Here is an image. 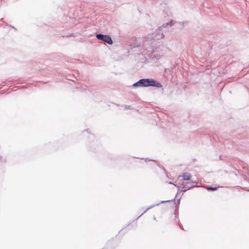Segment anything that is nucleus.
Listing matches in <instances>:
<instances>
[{"label":"nucleus","mask_w":249,"mask_h":249,"mask_svg":"<svg viewBox=\"0 0 249 249\" xmlns=\"http://www.w3.org/2000/svg\"><path fill=\"white\" fill-rule=\"evenodd\" d=\"M153 80L149 79H142L133 84L134 87H148L152 85Z\"/></svg>","instance_id":"f257e3e1"},{"label":"nucleus","mask_w":249,"mask_h":249,"mask_svg":"<svg viewBox=\"0 0 249 249\" xmlns=\"http://www.w3.org/2000/svg\"><path fill=\"white\" fill-rule=\"evenodd\" d=\"M96 37L102 40L109 44H112L113 42L111 38L108 35H103L102 34H97L96 36Z\"/></svg>","instance_id":"f03ea898"},{"label":"nucleus","mask_w":249,"mask_h":249,"mask_svg":"<svg viewBox=\"0 0 249 249\" xmlns=\"http://www.w3.org/2000/svg\"><path fill=\"white\" fill-rule=\"evenodd\" d=\"M179 177H181L183 180H188L190 179L192 176L189 173H184L181 176H179Z\"/></svg>","instance_id":"7ed1b4c3"},{"label":"nucleus","mask_w":249,"mask_h":249,"mask_svg":"<svg viewBox=\"0 0 249 249\" xmlns=\"http://www.w3.org/2000/svg\"><path fill=\"white\" fill-rule=\"evenodd\" d=\"M152 84V85H150V86H155V87H156L158 88H161L162 87V85H161V84H160L159 82H156V81H155L154 80H153V82Z\"/></svg>","instance_id":"20e7f679"},{"label":"nucleus","mask_w":249,"mask_h":249,"mask_svg":"<svg viewBox=\"0 0 249 249\" xmlns=\"http://www.w3.org/2000/svg\"><path fill=\"white\" fill-rule=\"evenodd\" d=\"M178 187L179 188H180L181 191H183V192H185L187 190H188L190 188V187H186L185 186H181V185H178Z\"/></svg>","instance_id":"39448f33"},{"label":"nucleus","mask_w":249,"mask_h":249,"mask_svg":"<svg viewBox=\"0 0 249 249\" xmlns=\"http://www.w3.org/2000/svg\"><path fill=\"white\" fill-rule=\"evenodd\" d=\"M217 189V187H209L207 188V189L208 191H215V190H216Z\"/></svg>","instance_id":"423d86ee"}]
</instances>
